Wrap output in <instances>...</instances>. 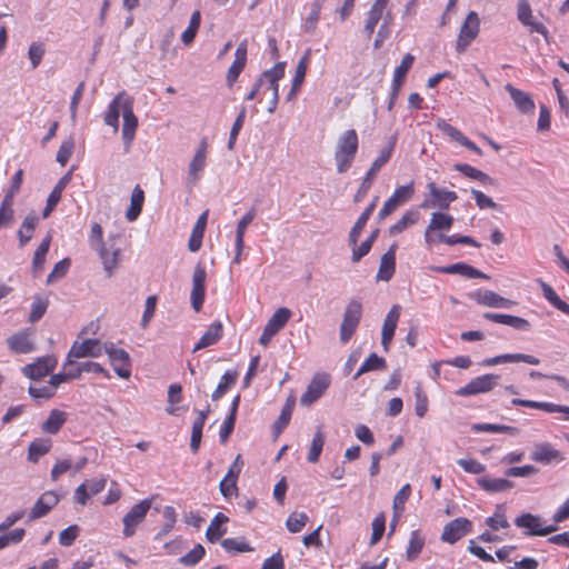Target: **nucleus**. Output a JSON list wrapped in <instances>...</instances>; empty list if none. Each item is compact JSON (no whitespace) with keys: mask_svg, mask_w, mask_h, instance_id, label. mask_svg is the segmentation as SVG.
Here are the masks:
<instances>
[{"mask_svg":"<svg viewBox=\"0 0 569 569\" xmlns=\"http://www.w3.org/2000/svg\"><path fill=\"white\" fill-rule=\"evenodd\" d=\"M104 352L109 356L111 366L116 373L120 378L128 379L131 376L129 353L123 349L116 348L112 342L104 348Z\"/></svg>","mask_w":569,"mask_h":569,"instance_id":"12","label":"nucleus"},{"mask_svg":"<svg viewBox=\"0 0 569 569\" xmlns=\"http://www.w3.org/2000/svg\"><path fill=\"white\" fill-rule=\"evenodd\" d=\"M76 359H77L76 357H71L70 352H68L67 359L62 367V370H63V372H66V376L69 380L80 378L81 373L83 372L82 365L76 363V361H74Z\"/></svg>","mask_w":569,"mask_h":569,"instance_id":"64","label":"nucleus"},{"mask_svg":"<svg viewBox=\"0 0 569 569\" xmlns=\"http://www.w3.org/2000/svg\"><path fill=\"white\" fill-rule=\"evenodd\" d=\"M13 202L10 196H4L0 206V228L9 226L13 220Z\"/></svg>","mask_w":569,"mask_h":569,"instance_id":"59","label":"nucleus"},{"mask_svg":"<svg viewBox=\"0 0 569 569\" xmlns=\"http://www.w3.org/2000/svg\"><path fill=\"white\" fill-rule=\"evenodd\" d=\"M358 149L359 138L355 129L346 130L339 136L333 154L338 173H345L352 167Z\"/></svg>","mask_w":569,"mask_h":569,"instance_id":"2","label":"nucleus"},{"mask_svg":"<svg viewBox=\"0 0 569 569\" xmlns=\"http://www.w3.org/2000/svg\"><path fill=\"white\" fill-rule=\"evenodd\" d=\"M396 250L397 246L392 244L389 250L382 254L377 272V280L389 281L393 277L396 271Z\"/></svg>","mask_w":569,"mask_h":569,"instance_id":"35","label":"nucleus"},{"mask_svg":"<svg viewBox=\"0 0 569 569\" xmlns=\"http://www.w3.org/2000/svg\"><path fill=\"white\" fill-rule=\"evenodd\" d=\"M326 0H312L308 4V13L302 19L301 29L306 33H312L318 27L321 17V10Z\"/></svg>","mask_w":569,"mask_h":569,"instance_id":"34","label":"nucleus"},{"mask_svg":"<svg viewBox=\"0 0 569 569\" xmlns=\"http://www.w3.org/2000/svg\"><path fill=\"white\" fill-rule=\"evenodd\" d=\"M480 32V19L476 11H470L460 27L456 41V51L465 52L470 43L478 37Z\"/></svg>","mask_w":569,"mask_h":569,"instance_id":"4","label":"nucleus"},{"mask_svg":"<svg viewBox=\"0 0 569 569\" xmlns=\"http://www.w3.org/2000/svg\"><path fill=\"white\" fill-rule=\"evenodd\" d=\"M471 298L481 306L489 308H510L515 302L491 290H477Z\"/></svg>","mask_w":569,"mask_h":569,"instance_id":"28","label":"nucleus"},{"mask_svg":"<svg viewBox=\"0 0 569 569\" xmlns=\"http://www.w3.org/2000/svg\"><path fill=\"white\" fill-rule=\"evenodd\" d=\"M132 99L126 97L124 92L118 93L109 103L104 113V123L113 128V132L119 130V117H123L124 106L130 103Z\"/></svg>","mask_w":569,"mask_h":569,"instance_id":"19","label":"nucleus"},{"mask_svg":"<svg viewBox=\"0 0 569 569\" xmlns=\"http://www.w3.org/2000/svg\"><path fill=\"white\" fill-rule=\"evenodd\" d=\"M362 317V303L352 299L348 302L340 326V340L347 343L357 330Z\"/></svg>","mask_w":569,"mask_h":569,"instance_id":"3","label":"nucleus"},{"mask_svg":"<svg viewBox=\"0 0 569 569\" xmlns=\"http://www.w3.org/2000/svg\"><path fill=\"white\" fill-rule=\"evenodd\" d=\"M39 222L36 214H28L18 231L19 246L24 247L33 237L34 229Z\"/></svg>","mask_w":569,"mask_h":569,"instance_id":"49","label":"nucleus"},{"mask_svg":"<svg viewBox=\"0 0 569 569\" xmlns=\"http://www.w3.org/2000/svg\"><path fill=\"white\" fill-rule=\"evenodd\" d=\"M310 60H311V50L308 49L303 53V56L300 58V60L297 64L296 72H295V76L292 79V87L288 94L289 100L295 98L296 93L300 90V88L305 81Z\"/></svg>","mask_w":569,"mask_h":569,"instance_id":"36","label":"nucleus"},{"mask_svg":"<svg viewBox=\"0 0 569 569\" xmlns=\"http://www.w3.org/2000/svg\"><path fill=\"white\" fill-rule=\"evenodd\" d=\"M477 483L487 492H501L513 487V483L505 478L482 477L477 479Z\"/></svg>","mask_w":569,"mask_h":569,"instance_id":"45","label":"nucleus"},{"mask_svg":"<svg viewBox=\"0 0 569 569\" xmlns=\"http://www.w3.org/2000/svg\"><path fill=\"white\" fill-rule=\"evenodd\" d=\"M530 458L542 465L559 463L565 460V455L549 442H541L535 446Z\"/></svg>","mask_w":569,"mask_h":569,"instance_id":"18","label":"nucleus"},{"mask_svg":"<svg viewBox=\"0 0 569 569\" xmlns=\"http://www.w3.org/2000/svg\"><path fill=\"white\" fill-rule=\"evenodd\" d=\"M506 90L510 94L512 101L515 102L517 109L522 113H533L536 104L533 99L528 92H525L518 88H515L512 84H507Z\"/></svg>","mask_w":569,"mask_h":569,"instance_id":"33","label":"nucleus"},{"mask_svg":"<svg viewBox=\"0 0 569 569\" xmlns=\"http://www.w3.org/2000/svg\"><path fill=\"white\" fill-rule=\"evenodd\" d=\"M207 153L208 142L207 139L203 138L201 139L196 154L189 164V179L192 182H197L200 179L201 172L203 171L207 163Z\"/></svg>","mask_w":569,"mask_h":569,"instance_id":"29","label":"nucleus"},{"mask_svg":"<svg viewBox=\"0 0 569 569\" xmlns=\"http://www.w3.org/2000/svg\"><path fill=\"white\" fill-rule=\"evenodd\" d=\"M144 203V191L142 188L137 184L131 193L130 206L126 212V218L128 221H134L141 213L142 207Z\"/></svg>","mask_w":569,"mask_h":569,"instance_id":"44","label":"nucleus"},{"mask_svg":"<svg viewBox=\"0 0 569 569\" xmlns=\"http://www.w3.org/2000/svg\"><path fill=\"white\" fill-rule=\"evenodd\" d=\"M123 126H122V139L124 143L126 151H128L132 144V141L136 137V131L138 128V118L133 112V102L127 103L123 110Z\"/></svg>","mask_w":569,"mask_h":569,"instance_id":"25","label":"nucleus"},{"mask_svg":"<svg viewBox=\"0 0 569 569\" xmlns=\"http://www.w3.org/2000/svg\"><path fill=\"white\" fill-rule=\"evenodd\" d=\"M420 220V212L416 209L407 210L402 217L389 228L390 236H397Z\"/></svg>","mask_w":569,"mask_h":569,"instance_id":"46","label":"nucleus"},{"mask_svg":"<svg viewBox=\"0 0 569 569\" xmlns=\"http://www.w3.org/2000/svg\"><path fill=\"white\" fill-rule=\"evenodd\" d=\"M206 555V550L202 545H196L188 553L179 559V562L183 566L190 567L197 565Z\"/></svg>","mask_w":569,"mask_h":569,"instance_id":"61","label":"nucleus"},{"mask_svg":"<svg viewBox=\"0 0 569 569\" xmlns=\"http://www.w3.org/2000/svg\"><path fill=\"white\" fill-rule=\"evenodd\" d=\"M455 170L461 172L470 179L480 181L485 186L495 184V180L489 174L468 163H457L455 164Z\"/></svg>","mask_w":569,"mask_h":569,"instance_id":"48","label":"nucleus"},{"mask_svg":"<svg viewBox=\"0 0 569 569\" xmlns=\"http://www.w3.org/2000/svg\"><path fill=\"white\" fill-rule=\"evenodd\" d=\"M453 217L443 212H433L429 222V230H449L453 224Z\"/></svg>","mask_w":569,"mask_h":569,"instance_id":"58","label":"nucleus"},{"mask_svg":"<svg viewBox=\"0 0 569 569\" xmlns=\"http://www.w3.org/2000/svg\"><path fill=\"white\" fill-rule=\"evenodd\" d=\"M51 243V236L47 234L46 238L41 241L37 250L34 251L32 259V272L34 277H38L44 267L46 257L49 251Z\"/></svg>","mask_w":569,"mask_h":569,"instance_id":"47","label":"nucleus"},{"mask_svg":"<svg viewBox=\"0 0 569 569\" xmlns=\"http://www.w3.org/2000/svg\"><path fill=\"white\" fill-rule=\"evenodd\" d=\"M237 379H238L237 371H230V370L226 371L222 375L217 388L212 392V396H211L212 400L220 399L228 391V389L237 382Z\"/></svg>","mask_w":569,"mask_h":569,"instance_id":"53","label":"nucleus"},{"mask_svg":"<svg viewBox=\"0 0 569 569\" xmlns=\"http://www.w3.org/2000/svg\"><path fill=\"white\" fill-rule=\"evenodd\" d=\"M486 525L491 530H499V529H506L509 528V521L505 515V511L501 507H498L495 511L493 516L486 519Z\"/></svg>","mask_w":569,"mask_h":569,"instance_id":"62","label":"nucleus"},{"mask_svg":"<svg viewBox=\"0 0 569 569\" xmlns=\"http://www.w3.org/2000/svg\"><path fill=\"white\" fill-rule=\"evenodd\" d=\"M517 16L519 21L529 28L530 32H536L542 36L548 34V30L542 22L536 21L532 16V10L528 0H520L517 7Z\"/></svg>","mask_w":569,"mask_h":569,"instance_id":"23","label":"nucleus"},{"mask_svg":"<svg viewBox=\"0 0 569 569\" xmlns=\"http://www.w3.org/2000/svg\"><path fill=\"white\" fill-rule=\"evenodd\" d=\"M437 128L448 137H450L453 141L458 142L462 147L471 150L478 156H482V150L470 139H468L459 129L446 122L445 120H439L437 122Z\"/></svg>","mask_w":569,"mask_h":569,"instance_id":"26","label":"nucleus"},{"mask_svg":"<svg viewBox=\"0 0 569 569\" xmlns=\"http://www.w3.org/2000/svg\"><path fill=\"white\" fill-rule=\"evenodd\" d=\"M206 279L207 271L203 266L198 264L193 270L192 276V290H191V305L196 312L202 309L206 298Z\"/></svg>","mask_w":569,"mask_h":569,"instance_id":"14","label":"nucleus"},{"mask_svg":"<svg viewBox=\"0 0 569 569\" xmlns=\"http://www.w3.org/2000/svg\"><path fill=\"white\" fill-rule=\"evenodd\" d=\"M200 23H201V13H200V11L197 10L191 14L189 26L181 34V41L183 42L184 46H190L193 42V40L197 36V32L200 28Z\"/></svg>","mask_w":569,"mask_h":569,"instance_id":"54","label":"nucleus"},{"mask_svg":"<svg viewBox=\"0 0 569 569\" xmlns=\"http://www.w3.org/2000/svg\"><path fill=\"white\" fill-rule=\"evenodd\" d=\"M29 395L33 399H50L56 395L52 387L47 383H34L29 387Z\"/></svg>","mask_w":569,"mask_h":569,"instance_id":"63","label":"nucleus"},{"mask_svg":"<svg viewBox=\"0 0 569 569\" xmlns=\"http://www.w3.org/2000/svg\"><path fill=\"white\" fill-rule=\"evenodd\" d=\"M385 368L386 360L379 357L377 353H370L369 357L360 366L353 378L358 379L361 375L368 371L380 370Z\"/></svg>","mask_w":569,"mask_h":569,"instance_id":"56","label":"nucleus"},{"mask_svg":"<svg viewBox=\"0 0 569 569\" xmlns=\"http://www.w3.org/2000/svg\"><path fill=\"white\" fill-rule=\"evenodd\" d=\"M415 194V182L410 181L407 184L399 186L395 189L393 193L385 201L382 208L378 212L379 220L386 219L399 206L408 202Z\"/></svg>","mask_w":569,"mask_h":569,"instance_id":"6","label":"nucleus"},{"mask_svg":"<svg viewBox=\"0 0 569 569\" xmlns=\"http://www.w3.org/2000/svg\"><path fill=\"white\" fill-rule=\"evenodd\" d=\"M425 547V537L419 530H413L410 533L409 542L406 550V557L409 561L418 558Z\"/></svg>","mask_w":569,"mask_h":569,"instance_id":"52","label":"nucleus"},{"mask_svg":"<svg viewBox=\"0 0 569 569\" xmlns=\"http://www.w3.org/2000/svg\"><path fill=\"white\" fill-rule=\"evenodd\" d=\"M483 317L492 322L510 326L518 330H528L530 328L528 320L512 315L486 312Z\"/></svg>","mask_w":569,"mask_h":569,"instance_id":"41","label":"nucleus"},{"mask_svg":"<svg viewBox=\"0 0 569 569\" xmlns=\"http://www.w3.org/2000/svg\"><path fill=\"white\" fill-rule=\"evenodd\" d=\"M68 420V413L60 409H52L49 412L48 418L42 422L41 430L44 433L57 435L66 421Z\"/></svg>","mask_w":569,"mask_h":569,"instance_id":"40","label":"nucleus"},{"mask_svg":"<svg viewBox=\"0 0 569 569\" xmlns=\"http://www.w3.org/2000/svg\"><path fill=\"white\" fill-rule=\"evenodd\" d=\"M247 58L248 47L247 42L243 41L237 47L234 52V60L227 71L226 82L229 88H232V86L237 82L240 73L243 71L247 64Z\"/></svg>","mask_w":569,"mask_h":569,"instance_id":"20","label":"nucleus"},{"mask_svg":"<svg viewBox=\"0 0 569 569\" xmlns=\"http://www.w3.org/2000/svg\"><path fill=\"white\" fill-rule=\"evenodd\" d=\"M309 518L307 516V513L305 512H292L287 521H286V526H287V529L292 532V533H297V532H300L303 527L307 525Z\"/></svg>","mask_w":569,"mask_h":569,"instance_id":"60","label":"nucleus"},{"mask_svg":"<svg viewBox=\"0 0 569 569\" xmlns=\"http://www.w3.org/2000/svg\"><path fill=\"white\" fill-rule=\"evenodd\" d=\"M223 335V326L221 321L212 322L207 331L201 336L199 341L196 343L193 351L204 349L207 347L216 345Z\"/></svg>","mask_w":569,"mask_h":569,"instance_id":"39","label":"nucleus"},{"mask_svg":"<svg viewBox=\"0 0 569 569\" xmlns=\"http://www.w3.org/2000/svg\"><path fill=\"white\" fill-rule=\"evenodd\" d=\"M500 377L495 373H486L473 378L467 385L456 391L457 396L468 397L491 391L498 383Z\"/></svg>","mask_w":569,"mask_h":569,"instance_id":"8","label":"nucleus"},{"mask_svg":"<svg viewBox=\"0 0 569 569\" xmlns=\"http://www.w3.org/2000/svg\"><path fill=\"white\" fill-rule=\"evenodd\" d=\"M291 311L288 308H279L267 322L266 327L278 333L289 321Z\"/></svg>","mask_w":569,"mask_h":569,"instance_id":"55","label":"nucleus"},{"mask_svg":"<svg viewBox=\"0 0 569 569\" xmlns=\"http://www.w3.org/2000/svg\"><path fill=\"white\" fill-rule=\"evenodd\" d=\"M511 402L515 406H520V407H526V408H531V409H539V410H543L549 413L561 412L565 415L563 419L569 421V407L568 406L557 405V403H552V402H540V401H535V400L519 399V398L512 399Z\"/></svg>","mask_w":569,"mask_h":569,"instance_id":"30","label":"nucleus"},{"mask_svg":"<svg viewBox=\"0 0 569 569\" xmlns=\"http://www.w3.org/2000/svg\"><path fill=\"white\" fill-rule=\"evenodd\" d=\"M228 517L222 512H218L213 517L206 531V537L208 541L214 543L219 541L222 536L226 535L227 528L224 527V525L228 522Z\"/></svg>","mask_w":569,"mask_h":569,"instance_id":"43","label":"nucleus"},{"mask_svg":"<svg viewBox=\"0 0 569 569\" xmlns=\"http://www.w3.org/2000/svg\"><path fill=\"white\" fill-rule=\"evenodd\" d=\"M109 343H102L99 339H84L82 341L76 340L69 352L71 357H76L78 359L91 357L98 358L102 356L104 352V348L108 347Z\"/></svg>","mask_w":569,"mask_h":569,"instance_id":"13","label":"nucleus"},{"mask_svg":"<svg viewBox=\"0 0 569 569\" xmlns=\"http://www.w3.org/2000/svg\"><path fill=\"white\" fill-rule=\"evenodd\" d=\"M331 379L326 372L316 373L307 386L306 391L300 398V405L303 407H310L312 403L318 401L330 387Z\"/></svg>","mask_w":569,"mask_h":569,"instance_id":"7","label":"nucleus"},{"mask_svg":"<svg viewBox=\"0 0 569 569\" xmlns=\"http://www.w3.org/2000/svg\"><path fill=\"white\" fill-rule=\"evenodd\" d=\"M256 217V210L250 209L244 216L238 221L236 230V257L234 261L239 262L241 252L244 247V234L248 226L253 221Z\"/></svg>","mask_w":569,"mask_h":569,"instance_id":"37","label":"nucleus"},{"mask_svg":"<svg viewBox=\"0 0 569 569\" xmlns=\"http://www.w3.org/2000/svg\"><path fill=\"white\" fill-rule=\"evenodd\" d=\"M151 506L152 498H147L133 505L131 509L124 515L122 519V533L126 538L132 537L136 533L137 527L144 520Z\"/></svg>","mask_w":569,"mask_h":569,"instance_id":"5","label":"nucleus"},{"mask_svg":"<svg viewBox=\"0 0 569 569\" xmlns=\"http://www.w3.org/2000/svg\"><path fill=\"white\" fill-rule=\"evenodd\" d=\"M377 202H378V197H375V199L365 209V211L360 214V217L356 221L355 226L351 228L350 233H349V242L351 246H356L358 243L362 230L365 229L368 220L370 219L371 214L373 213V211L376 209Z\"/></svg>","mask_w":569,"mask_h":569,"instance_id":"38","label":"nucleus"},{"mask_svg":"<svg viewBox=\"0 0 569 569\" xmlns=\"http://www.w3.org/2000/svg\"><path fill=\"white\" fill-rule=\"evenodd\" d=\"M526 362L532 366L540 363V360L532 355L525 353H503L492 358L485 359L482 365L486 367L497 366L499 363Z\"/></svg>","mask_w":569,"mask_h":569,"instance_id":"31","label":"nucleus"},{"mask_svg":"<svg viewBox=\"0 0 569 569\" xmlns=\"http://www.w3.org/2000/svg\"><path fill=\"white\" fill-rule=\"evenodd\" d=\"M60 501V496L53 491H44L36 501L29 512V521L47 516Z\"/></svg>","mask_w":569,"mask_h":569,"instance_id":"16","label":"nucleus"},{"mask_svg":"<svg viewBox=\"0 0 569 569\" xmlns=\"http://www.w3.org/2000/svg\"><path fill=\"white\" fill-rule=\"evenodd\" d=\"M295 407L296 398L293 395H290L282 407L280 416L272 426L273 433L276 437H278L289 425Z\"/></svg>","mask_w":569,"mask_h":569,"instance_id":"42","label":"nucleus"},{"mask_svg":"<svg viewBox=\"0 0 569 569\" xmlns=\"http://www.w3.org/2000/svg\"><path fill=\"white\" fill-rule=\"evenodd\" d=\"M472 523L467 518H456L448 522L442 531L441 540L455 543L467 533L471 532Z\"/></svg>","mask_w":569,"mask_h":569,"instance_id":"17","label":"nucleus"},{"mask_svg":"<svg viewBox=\"0 0 569 569\" xmlns=\"http://www.w3.org/2000/svg\"><path fill=\"white\" fill-rule=\"evenodd\" d=\"M427 188H428L429 194L432 199L423 200L420 204V207L422 209H428V208H432V207H438L440 209H448L450 203L458 199V196L455 191H450L447 189H440L436 186L435 182H429L427 184Z\"/></svg>","mask_w":569,"mask_h":569,"instance_id":"10","label":"nucleus"},{"mask_svg":"<svg viewBox=\"0 0 569 569\" xmlns=\"http://www.w3.org/2000/svg\"><path fill=\"white\" fill-rule=\"evenodd\" d=\"M325 446V435L322 432V429L319 427L316 431L309 452H308V461L311 463H316L319 461V458L321 456V452L323 450Z\"/></svg>","mask_w":569,"mask_h":569,"instance_id":"57","label":"nucleus"},{"mask_svg":"<svg viewBox=\"0 0 569 569\" xmlns=\"http://www.w3.org/2000/svg\"><path fill=\"white\" fill-rule=\"evenodd\" d=\"M58 359L54 356L39 357L34 362L22 368V373L32 380H40L50 375L57 367Z\"/></svg>","mask_w":569,"mask_h":569,"instance_id":"11","label":"nucleus"},{"mask_svg":"<svg viewBox=\"0 0 569 569\" xmlns=\"http://www.w3.org/2000/svg\"><path fill=\"white\" fill-rule=\"evenodd\" d=\"M247 58L248 47L247 42L243 41L237 47L234 52V60L227 71L226 82L229 88H232V86L237 82L240 73L243 71L247 64Z\"/></svg>","mask_w":569,"mask_h":569,"instance_id":"21","label":"nucleus"},{"mask_svg":"<svg viewBox=\"0 0 569 569\" xmlns=\"http://www.w3.org/2000/svg\"><path fill=\"white\" fill-rule=\"evenodd\" d=\"M401 307L399 305L392 306V308L387 313L381 332V345L386 351L389 350V346L395 336L397 325L400 318Z\"/></svg>","mask_w":569,"mask_h":569,"instance_id":"24","label":"nucleus"},{"mask_svg":"<svg viewBox=\"0 0 569 569\" xmlns=\"http://www.w3.org/2000/svg\"><path fill=\"white\" fill-rule=\"evenodd\" d=\"M97 251L103 264L107 277H112L119 266L121 250L119 248L108 249L106 244H101L100 247H97Z\"/></svg>","mask_w":569,"mask_h":569,"instance_id":"32","label":"nucleus"},{"mask_svg":"<svg viewBox=\"0 0 569 569\" xmlns=\"http://www.w3.org/2000/svg\"><path fill=\"white\" fill-rule=\"evenodd\" d=\"M8 348L17 355H26L34 351L33 333L30 329L20 330L7 339Z\"/></svg>","mask_w":569,"mask_h":569,"instance_id":"15","label":"nucleus"},{"mask_svg":"<svg viewBox=\"0 0 569 569\" xmlns=\"http://www.w3.org/2000/svg\"><path fill=\"white\" fill-rule=\"evenodd\" d=\"M515 525L526 529L527 536H547L557 530V526H543L540 517L528 512L517 517Z\"/></svg>","mask_w":569,"mask_h":569,"instance_id":"9","label":"nucleus"},{"mask_svg":"<svg viewBox=\"0 0 569 569\" xmlns=\"http://www.w3.org/2000/svg\"><path fill=\"white\" fill-rule=\"evenodd\" d=\"M433 271L445 274H460L465 278H480V279H489V277L483 273L482 271L476 269L475 267L465 263V262H457L450 266H443V267H433Z\"/></svg>","mask_w":569,"mask_h":569,"instance_id":"27","label":"nucleus"},{"mask_svg":"<svg viewBox=\"0 0 569 569\" xmlns=\"http://www.w3.org/2000/svg\"><path fill=\"white\" fill-rule=\"evenodd\" d=\"M247 58L248 47L247 42L243 41L237 47L234 52V60L227 71L226 82L229 88H232V86L237 82L240 73L243 71L247 64Z\"/></svg>","mask_w":569,"mask_h":569,"instance_id":"22","label":"nucleus"},{"mask_svg":"<svg viewBox=\"0 0 569 569\" xmlns=\"http://www.w3.org/2000/svg\"><path fill=\"white\" fill-rule=\"evenodd\" d=\"M284 77V62H278L271 69L266 70L258 78L250 92L247 94L246 100H253L260 93V89L263 87V93L266 91L271 92V100L268 108L269 112H273L277 109L279 101V81Z\"/></svg>","mask_w":569,"mask_h":569,"instance_id":"1","label":"nucleus"},{"mask_svg":"<svg viewBox=\"0 0 569 569\" xmlns=\"http://www.w3.org/2000/svg\"><path fill=\"white\" fill-rule=\"evenodd\" d=\"M539 283H540V287H541V290H542V293H543V297L546 298V300L550 305H552L555 308H557L558 310H560L565 315L569 316V303L563 301L557 295V292L552 289L551 286H549L548 283H546L542 280H539Z\"/></svg>","mask_w":569,"mask_h":569,"instance_id":"51","label":"nucleus"},{"mask_svg":"<svg viewBox=\"0 0 569 569\" xmlns=\"http://www.w3.org/2000/svg\"><path fill=\"white\" fill-rule=\"evenodd\" d=\"M52 447V441L48 438H37L34 439L28 449V459L32 462H38V460L47 455Z\"/></svg>","mask_w":569,"mask_h":569,"instance_id":"50","label":"nucleus"}]
</instances>
